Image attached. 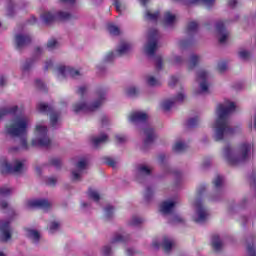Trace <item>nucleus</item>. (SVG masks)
<instances>
[{"label": "nucleus", "mask_w": 256, "mask_h": 256, "mask_svg": "<svg viewBox=\"0 0 256 256\" xmlns=\"http://www.w3.org/2000/svg\"><path fill=\"white\" fill-rule=\"evenodd\" d=\"M46 183L47 185H50L51 187H53L57 183V178L49 177L47 178Z\"/></svg>", "instance_id": "58"}, {"label": "nucleus", "mask_w": 256, "mask_h": 256, "mask_svg": "<svg viewBox=\"0 0 256 256\" xmlns=\"http://www.w3.org/2000/svg\"><path fill=\"white\" fill-rule=\"evenodd\" d=\"M0 231H1V241H4L5 243H7V241H10L12 230H11V226H9V222H4L1 225Z\"/></svg>", "instance_id": "19"}, {"label": "nucleus", "mask_w": 256, "mask_h": 256, "mask_svg": "<svg viewBox=\"0 0 256 256\" xmlns=\"http://www.w3.org/2000/svg\"><path fill=\"white\" fill-rule=\"evenodd\" d=\"M143 133L145 135L144 147H149L155 141V131L151 127H146Z\"/></svg>", "instance_id": "21"}, {"label": "nucleus", "mask_w": 256, "mask_h": 256, "mask_svg": "<svg viewBox=\"0 0 256 256\" xmlns=\"http://www.w3.org/2000/svg\"><path fill=\"white\" fill-rule=\"evenodd\" d=\"M59 229H61V223H59L57 221L51 222L48 226L49 233H51V234L57 233V231H59Z\"/></svg>", "instance_id": "38"}, {"label": "nucleus", "mask_w": 256, "mask_h": 256, "mask_svg": "<svg viewBox=\"0 0 256 256\" xmlns=\"http://www.w3.org/2000/svg\"><path fill=\"white\" fill-rule=\"evenodd\" d=\"M148 118H149V115H147V113L141 112V111H135L129 114L128 121L130 123H133L134 125H137L139 123H145Z\"/></svg>", "instance_id": "16"}, {"label": "nucleus", "mask_w": 256, "mask_h": 256, "mask_svg": "<svg viewBox=\"0 0 256 256\" xmlns=\"http://www.w3.org/2000/svg\"><path fill=\"white\" fill-rule=\"evenodd\" d=\"M37 109L40 113H47V111H51V107L45 103H39Z\"/></svg>", "instance_id": "45"}, {"label": "nucleus", "mask_w": 256, "mask_h": 256, "mask_svg": "<svg viewBox=\"0 0 256 256\" xmlns=\"http://www.w3.org/2000/svg\"><path fill=\"white\" fill-rule=\"evenodd\" d=\"M177 81H179V78L177 76H172L169 80L170 87H173V85H175V83H177Z\"/></svg>", "instance_id": "61"}, {"label": "nucleus", "mask_w": 256, "mask_h": 256, "mask_svg": "<svg viewBox=\"0 0 256 256\" xmlns=\"http://www.w3.org/2000/svg\"><path fill=\"white\" fill-rule=\"evenodd\" d=\"M172 63L173 65H181L183 63V58L181 56H174Z\"/></svg>", "instance_id": "56"}, {"label": "nucleus", "mask_w": 256, "mask_h": 256, "mask_svg": "<svg viewBox=\"0 0 256 256\" xmlns=\"http://www.w3.org/2000/svg\"><path fill=\"white\" fill-rule=\"evenodd\" d=\"M58 47H59V42H57V40L55 39H50L47 43V48L49 49V51H53Z\"/></svg>", "instance_id": "42"}, {"label": "nucleus", "mask_w": 256, "mask_h": 256, "mask_svg": "<svg viewBox=\"0 0 256 256\" xmlns=\"http://www.w3.org/2000/svg\"><path fill=\"white\" fill-rule=\"evenodd\" d=\"M59 121H61V116L56 112L50 114V123L52 127H57L59 125Z\"/></svg>", "instance_id": "37"}, {"label": "nucleus", "mask_w": 256, "mask_h": 256, "mask_svg": "<svg viewBox=\"0 0 256 256\" xmlns=\"http://www.w3.org/2000/svg\"><path fill=\"white\" fill-rule=\"evenodd\" d=\"M214 186L216 189H219V187L223 186V177L221 176H216L214 179Z\"/></svg>", "instance_id": "50"}, {"label": "nucleus", "mask_w": 256, "mask_h": 256, "mask_svg": "<svg viewBox=\"0 0 256 256\" xmlns=\"http://www.w3.org/2000/svg\"><path fill=\"white\" fill-rule=\"evenodd\" d=\"M88 196L90 199H92L93 201H96V202L99 201V199H101L99 192H97V190H94V189L88 190Z\"/></svg>", "instance_id": "41"}, {"label": "nucleus", "mask_w": 256, "mask_h": 256, "mask_svg": "<svg viewBox=\"0 0 256 256\" xmlns=\"http://www.w3.org/2000/svg\"><path fill=\"white\" fill-rule=\"evenodd\" d=\"M106 163L109 165V167H117V164L119 163L117 160L113 159V158H107L106 159Z\"/></svg>", "instance_id": "55"}, {"label": "nucleus", "mask_w": 256, "mask_h": 256, "mask_svg": "<svg viewBox=\"0 0 256 256\" xmlns=\"http://www.w3.org/2000/svg\"><path fill=\"white\" fill-rule=\"evenodd\" d=\"M185 220L183 219V217L179 216V215H174L172 217H170L169 222L172 223L173 225L177 224V223H183Z\"/></svg>", "instance_id": "44"}, {"label": "nucleus", "mask_w": 256, "mask_h": 256, "mask_svg": "<svg viewBox=\"0 0 256 256\" xmlns=\"http://www.w3.org/2000/svg\"><path fill=\"white\" fill-rule=\"evenodd\" d=\"M199 125V118H191L188 120V127H197Z\"/></svg>", "instance_id": "54"}, {"label": "nucleus", "mask_w": 256, "mask_h": 256, "mask_svg": "<svg viewBox=\"0 0 256 256\" xmlns=\"http://www.w3.org/2000/svg\"><path fill=\"white\" fill-rule=\"evenodd\" d=\"M177 23V15L167 11L163 16V25L164 27H173Z\"/></svg>", "instance_id": "22"}, {"label": "nucleus", "mask_w": 256, "mask_h": 256, "mask_svg": "<svg viewBox=\"0 0 256 256\" xmlns=\"http://www.w3.org/2000/svg\"><path fill=\"white\" fill-rule=\"evenodd\" d=\"M77 93L82 97V101L77 102L72 106V111H74V113H81V111H84V113H93L94 111H97L107 99V91L103 89L96 91L95 99L93 101L91 100V97L87 95V86L79 87Z\"/></svg>", "instance_id": "2"}, {"label": "nucleus", "mask_w": 256, "mask_h": 256, "mask_svg": "<svg viewBox=\"0 0 256 256\" xmlns=\"http://www.w3.org/2000/svg\"><path fill=\"white\" fill-rule=\"evenodd\" d=\"M219 199H221V194H219V193L213 194L210 197V201H219Z\"/></svg>", "instance_id": "63"}, {"label": "nucleus", "mask_w": 256, "mask_h": 256, "mask_svg": "<svg viewBox=\"0 0 256 256\" xmlns=\"http://www.w3.org/2000/svg\"><path fill=\"white\" fill-rule=\"evenodd\" d=\"M194 214L192 215L195 223H205L209 219V210L203 205L201 198H196L193 202Z\"/></svg>", "instance_id": "7"}, {"label": "nucleus", "mask_w": 256, "mask_h": 256, "mask_svg": "<svg viewBox=\"0 0 256 256\" xmlns=\"http://www.w3.org/2000/svg\"><path fill=\"white\" fill-rule=\"evenodd\" d=\"M201 61H203V57L201 55L192 54L187 62L189 71H193V69H195V67H197Z\"/></svg>", "instance_id": "23"}, {"label": "nucleus", "mask_w": 256, "mask_h": 256, "mask_svg": "<svg viewBox=\"0 0 256 256\" xmlns=\"http://www.w3.org/2000/svg\"><path fill=\"white\" fill-rule=\"evenodd\" d=\"M235 111V102L229 100L219 104L216 108V121L213 123L215 141H223L229 135H233V129L229 124V116Z\"/></svg>", "instance_id": "1"}, {"label": "nucleus", "mask_w": 256, "mask_h": 256, "mask_svg": "<svg viewBox=\"0 0 256 256\" xmlns=\"http://www.w3.org/2000/svg\"><path fill=\"white\" fill-rule=\"evenodd\" d=\"M157 41H159V32L156 29L149 30L148 43L144 46V52L149 57H153L157 51Z\"/></svg>", "instance_id": "10"}, {"label": "nucleus", "mask_w": 256, "mask_h": 256, "mask_svg": "<svg viewBox=\"0 0 256 256\" xmlns=\"http://www.w3.org/2000/svg\"><path fill=\"white\" fill-rule=\"evenodd\" d=\"M81 75V71L71 68L69 66H59L57 68V76L60 81L65 79L66 77H72V79H79Z\"/></svg>", "instance_id": "14"}, {"label": "nucleus", "mask_w": 256, "mask_h": 256, "mask_svg": "<svg viewBox=\"0 0 256 256\" xmlns=\"http://www.w3.org/2000/svg\"><path fill=\"white\" fill-rule=\"evenodd\" d=\"M33 67V60H27L23 65H22V71H29Z\"/></svg>", "instance_id": "51"}, {"label": "nucleus", "mask_w": 256, "mask_h": 256, "mask_svg": "<svg viewBox=\"0 0 256 256\" xmlns=\"http://www.w3.org/2000/svg\"><path fill=\"white\" fill-rule=\"evenodd\" d=\"M202 3L206 9H211L215 5V0H188L187 5H199Z\"/></svg>", "instance_id": "25"}, {"label": "nucleus", "mask_w": 256, "mask_h": 256, "mask_svg": "<svg viewBox=\"0 0 256 256\" xmlns=\"http://www.w3.org/2000/svg\"><path fill=\"white\" fill-rule=\"evenodd\" d=\"M133 51V44L129 42H121L116 49V52H108L105 57L104 61H113L115 57H123V55H129Z\"/></svg>", "instance_id": "8"}, {"label": "nucleus", "mask_w": 256, "mask_h": 256, "mask_svg": "<svg viewBox=\"0 0 256 256\" xmlns=\"http://www.w3.org/2000/svg\"><path fill=\"white\" fill-rule=\"evenodd\" d=\"M25 171V162L23 160H14L12 164H9L7 158H0V172L2 173H15L19 175Z\"/></svg>", "instance_id": "6"}, {"label": "nucleus", "mask_w": 256, "mask_h": 256, "mask_svg": "<svg viewBox=\"0 0 256 256\" xmlns=\"http://www.w3.org/2000/svg\"><path fill=\"white\" fill-rule=\"evenodd\" d=\"M73 17L69 12L59 11L56 14H53V12H44L41 15V19L46 25H49V23H53V21H69Z\"/></svg>", "instance_id": "12"}, {"label": "nucleus", "mask_w": 256, "mask_h": 256, "mask_svg": "<svg viewBox=\"0 0 256 256\" xmlns=\"http://www.w3.org/2000/svg\"><path fill=\"white\" fill-rule=\"evenodd\" d=\"M114 209L113 206H107L105 208V217L106 219H111L113 217Z\"/></svg>", "instance_id": "49"}, {"label": "nucleus", "mask_w": 256, "mask_h": 256, "mask_svg": "<svg viewBox=\"0 0 256 256\" xmlns=\"http://www.w3.org/2000/svg\"><path fill=\"white\" fill-rule=\"evenodd\" d=\"M159 18V12H151L150 10H146L144 13V19L146 21H157Z\"/></svg>", "instance_id": "34"}, {"label": "nucleus", "mask_w": 256, "mask_h": 256, "mask_svg": "<svg viewBox=\"0 0 256 256\" xmlns=\"http://www.w3.org/2000/svg\"><path fill=\"white\" fill-rule=\"evenodd\" d=\"M216 31L218 33L219 43H226L229 39V32L225 29V22L218 21L216 23Z\"/></svg>", "instance_id": "17"}, {"label": "nucleus", "mask_w": 256, "mask_h": 256, "mask_svg": "<svg viewBox=\"0 0 256 256\" xmlns=\"http://www.w3.org/2000/svg\"><path fill=\"white\" fill-rule=\"evenodd\" d=\"M90 141L94 147H99L100 145H103V143H107L109 137L106 134H100L98 136H92Z\"/></svg>", "instance_id": "24"}, {"label": "nucleus", "mask_w": 256, "mask_h": 256, "mask_svg": "<svg viewBox=\"0 0 256 256\" xmlns=\"http://www.w3.org/2000/svg\"><path fill=\"white\" fill-rule=\"evenodd\" d=\"M187 99V94L185 90H181L174 97L163 100L160 103V108L162 111H170L172 107L175 105H179V103H183Z\"/></svg>", "instance_id": "9"}, {"label": "nucleus", "mask_w": 256, "mask_h": 256, "mask_svg": "<svg viewBox=\"0 0 256 256\" xmlns=\"http://www.w3.org/2000/svg\"><path fill=\"white\" fill-rule=\"evenodd\" d=\"M18 107L17 106H13L10 108H2L0 109V119L2 117H5V115H9V113H15L17 111Z\"/></svg>", "instance_id": "40"}, {"label": "nucleus", "mask_w": 256, "mask_h": 256, "mask_svg": "<svg viewBox=\"0 0 256 256\" xmlns=\"http://www.w3.org/2000/svg\"><path fill=\"white\" fill-rule=\"evenodd\" d=\"M125 93L128 97H137V95H139V88L135 86H129L125 89Z\"/></svg>", "instance_id": "36"}, {"label": "nucleus", "mask_w": 256, "mask_h": 256, "mask_svg": "<svg viewBox=\"0 0 256 256\" xmlns=\"http://www.w3.org/2000/svg\"><path fill=\"white\" fill-rule=\"evenodd\" d=\"M13 193V189L7 187L0 188V195L7 197V195H11Z\"/></svg>", "instance_id": "48"}, {"label": "nucleus", "mask_w": 256, "mask_h": 256, "mask_svg": "<svg viewBox=\"0 0 256 256\" xmlns=\"http://www.w3.org/2000/svg\"><path fill=\"white\" fill-rule=\"evenodd\" d=\"M145 83L148 87H159V85H161V81L153 75H147L145 77Z\"/></svg>", "instance_id": "27"}, {"label": "nucleus", "mask_w": 256, "mask_h": 256, "mask_svg": "<svg viewBox=\"0 0 256 256\" xmlns=\"http://www.w3.org/2000/svg\"><path fill=\"white\" fill-rule=\"evenodd\" d=\"M129 240V235L127 234H115L111 240V245H115V243H127Z\"/></svg>", "instance_id": "28"}, {"label": "nucleus", "mask_w": 256, "mask_h": 256, "mask_svg": "<svg viewBox=\"0 0 256 256\" xmlns=\"http://www.w3.org/2000/svg\"><path fill=\"white\" fill-rule=\"evenodd\" d=\"M116 143H127V136L118 134L115 136Z\"/></svg>", "instance_id": "53"}, {"label": "nucleus", "mask_w": 256, "mask_h": 256, "mask_svg": "<svg viewBox=\"0 0 256 256\" xmlns=\"http://www.w3.org/2000/svg\"><path fill=\"white\" fill-rule=\"evenodd\" d=\"M247 255L248 256H256L255 248L251 245L247 246Z\"/></svg>", "instance_id": "57"}, {"label": "nucleus", "mask_w": 256, "mask_h": 256, "mask_svg": "<svg viewBox=\"0 0 256 256\" xmlns=\"http://www.w3.org/2000/svg\"><path fill=\"white\" fill-rule=\"evenodd\" d=\"M153 197V188H147L145 191V199L149 200Z\"/></svg>", "instance_id": "59"}, {"label": "nucleus", "mask_w": 256, "mask_h": 256, "mask_svg": "<svg viewBox=\"0 0 256 256\" xmlns=\"http://www.w3.org/2000/svg\"><path fill=\"white\" fill-rule=\"evenodd\" d=\"M212 247L215 249V251H221L223 248V242L218 235L212 237Z\"/></svg>", "instance_id": "31"}, {"label": "nucleus", "mask_w": 256, "mask_h": 256, "mask_svg": "<svg viewBox=\"0 0 256 256\" xmlns=\"http://www.w3.org/2000/svg\"><path fill=\"white\" fill-rule=\"evenodd\" d=\"M146 175H151V167L147 165H140L137 169L138 179L141 177H145Z\"/></svg>", "instance_id": "29"}, {"label": "nucleus", "mask_w": 256, "mask_h": 256, "mask_svg": "<svg viewBox=\"0 0 256 256\" xmlns=\"http://www.w3.org/2000/svg\"><path fill=\"white\" fill-rule=\"evenodd\" d=\"M136 254H137V251H135V249H133V248L126 249V255L127 256H134Z\"/></svg>", "instance_id": "62"}, {"label": "nucleus", "mask_w": 256, "mask_h": 256, "mask_svg": "<svg viewBox=\"0 0 256 256\" xmlns=\"http://www.w3.org/2000/svg\"><path fill=\"white\" fill-rule=\"evenodd\" d=\"M87 165V159H80L76 164V168L71 171V181H73L74 183H79V181H83V174L85 173V171H87Z\"/></svg>", "instance_id": "13"}, {"label": "nucleus", "mask_w": 256, "mask_h": 256, "mask_svg": "<svg viewBox=\"0 0 256 256\" xmlns=\"http://www.w3.org/2000/svg\"><path fill=\"white\" fill-rule=\"evenodd\" d=\"M49 163L53 166V167H61V160L59 158H52L49 160Z\"/></svg>", "instance_id": "52"}, {"label": "nucleus", "mask_w": 256, "mask_h": 256, "mask_svg": "<svg viewBox=\"0 0 256 256\" xmlns=\"http://www.w3.org/2000/svg\"><path fill=\"white\" fill-rule=\"evenodd\" d=\"M107 30L110 33V35H121V28H119V26L115 25V24H108L107 25Z\"/></svg>", "instance_id": "35"}, {"label": "nucleus", "mask_w": 256, "mask_h": 256, "mask_svg": "<svg viewBox=\"0 0 256 256\" xmlns=\"http://www.w3.org/2000/svg\"><path fill=\"white\" fill-rule=\"evenodd\" d=\"M35 138L32 140V147H49L51 139L47 136V126L43 123L36 124L34 131Z\"/></svg>", "instance_id": "5"}, {"label": "nucleus", "mask_w": 256, "mask_h": 256, "mask_svg": "<svg viewBox=\"0 0 256 256\" xmlns=\"http://www.w3.org/2000/svg\"><path fill=\"white\" fill-rule=\"evenodd\" d=\"M113 253V250L111 249V245H105L101 249V255L103 256H109Z\"/></svg>", "instance_id": "46"}, {"label": "nucleus", "mask_w": 256, "mask_h": 256, "mask_svg": "<svg viewBox=\"0 0 256 256\" xmlns=\"http://www.w3.org/2000/svg\"><path fill=\"white\" fill-rule=\"evenodd\" d=\"M198 29H199V24L195 21H191L188 23L186 33L187 35H193V33H197Z\"/></svg>", "instance_id": "32"}, {"label": "nucleus", "mask_w": 256, "mask_h": 256, "mask_svg": "<svg viewBox=\"0 0 256 256\" xmlns=\"http://www.w3.org/2000/svg\"><path fill=\"white\" fill-rule=\"evenodd\" d=\"M240 59H243L244 61H247L251 57V52L247 50H240L238 53Z\"/></svg>", "instance_id": "47"}, {"label": "nucleus", "mask_w": 256, "mask_h": 256, "mask_svg": "<svg viewBox=\"0 0 256 256\" xmlns=\"http://www.w3.org/2000/svg\"><path fill=\"white\" fill-rule=\"evenodd\" d=\"M223 157L229 165H243L251 157V144L242 143L235 148L227 145L223 149Z\"/></svg>", "instance_id": "4"}, {"label": "nucleus", "mask_w": 256, "mask_h": 256, "mask_svg": "<svg viewBox=\"0 0 256 256\" xmlns=\"http://www.w3.org/2000/svg\"><path fill=\"white\" fill-rule=\"evenodd\" d=\"M15 43L17 49H23V47L31 43V37H29L28 35L18 34L15 36Z\"/></svg>", "instance_id": "20"}, {"label": "nucleus", "mask_w": 256, "mask_h": 256, "mask_svg": "<svg viewBox=\"0 0 256 256\" xmlns=\"http://www.w3.org/2000/svg\"><path fill=\"white\" fill-rule=\"evenodd\" d=\"M113 5L117 13H123L127 9V4L122 0H114Z\"/></svg>", "instance_id": "33"}, {"label": "nucleus", "mask_w": 256, "mask_h": 256, "mask_svg": "<svg viewBox=\"0 0 256 256\" xmlns=\"http://www.w3.org/2000/svg\"><path fill=\"white\" fill-rule=\"evenodd\" d=\"M179 203L177 200H167L162 202L160 205V211L163 215H171L173 213L175 206Z\"/></svg>", "instance_id": "18"}, {"label": "nucleus", "mask_w": 256, "mask_h": 256, "mask_svg": "<svg viewBox=\"0 0 256 256\" xmlns=\"http://www.w3.org/2000/svg\"><path fill=\"white\" fill-rule=\"evenodd\" d=\"M165 253H169L171 249H173V246L175 245V241L169 237H164L161 243Z\"/></svg>", "instance_id": "26"}, {"label": "nucleus", "mask_w": 256, "mask_h": 256, "mask_svg": "<svg viewBox=\"0 0 256 256\" xmlns=\"http://www.w3.org/2000/svg\"><path fill=\"white\" fill-rule=\"evenodd\" d=\"M156 68L163 69V59H161V57L156 58Z\"/></svg>", "instance_id": "60"}, {"label": "nucleus", "mask_w": 256, "mask_h": 256, "mask_svg": "<svg viewBox=\"0 0 256 256\" xmlns=\"http://www.w3.org/2000/svg\"><path fill=\"white\" fill-rule=\"evenodd\" d=\"M187 149V144L185 142L179 141L176 142L175 145L173 146V151L176 153H181V151H185Z\"/></svg>", "instance_id": "39"}, {"label": "nucleus", "mask_w": 256, "mask_h": 256, "mask_svg": "<svg viewBox=\"0 0 256 256\" xmlns=\"http://www.w3.org/2000/svg\"><path fill=\"white\" fill-rule=\"evenodd\" d=\"M27 237L31 239L32 243H39V240L41 239V234H39V231L29 229L27 230Z\"/></svg>", "instance_id": "30"}, {"label": "nucleus", "mask_w": 256, "mask_h": 256, "mask_svg": "<svg viewBox=\"0 0 256 256\" xmlns=\"http://www.w3.org/2000/svg\"><path fill=\"white\" fill-rule=\"evenodd\" d=\"M141 223H143V219L137 216H133L129 221V225L132 227H137V225H141Z\"/></svg>", "instance_id": "43"}, {"label": "nucleus", "mask_w": 256, "mask_h": 256, "mask_svg": "<svg viewBox=\"0 0 256 256\" xmlns=\"http://www.w3.org/2000/svg\"><path fill=\"white\" fill-rule=\"evenodd\" d=\"M25 206L27 209H42L43 211H49L52 204L47 199H31L26 201Z\"/></svg>", "instance_id": "15"}, {"label": "nucleus", "mask_w": 256, "mask_h": 256, "mask_svg": "<svg viewBox=\"0 0 256 256\" xmlns=\"http://www.w3.org/2000/svg\"><path fill=\"white\" fill-rule=\"evenodd\" d=\"M209 72L205 69L198 70L196 73V83H198L199 92H196V95L198 93H209Z\"/></svg>", "instance_id": "11"}, {"label": "nucleus", "mask_w": 256, "mask_h": 256, "mask_svg": "<svg viewBox=\"0 0 256 256\" xmlns=\"http://www.w3.org/2000/svg\"><path fill=\"white\" fill-rule=\"evenodd\" d=\"M250 183L251 185H255L256 184V173H252V175L250 176Z\"/></svg>", "instance_id": "64"}, {"label": "nucleus", "mask_w": 256, "mask_h": 256, "mask_svg": "<svg viewBox=\"0 0 256 256\" xmlns=\"http://www.w3.org/2000/svg\"><path fill=\"white\" fill-rule=\"evenodd\" d=\"M31 120L25 115L15 116L5 126L4 132L10 137H20V149L28 151L27 129Z\"/></svg>", "instance_id": "3"}]
</instances>
